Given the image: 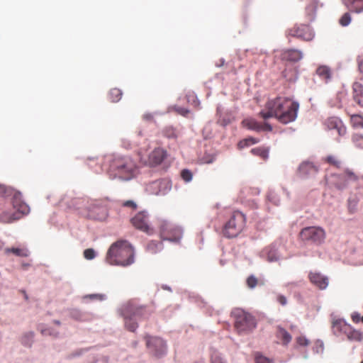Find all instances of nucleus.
<instances>
[{"label":"nucleus","instance_id":"obj_1","mask_svg":"<svg viewBox=\"0 0 363 363\" xmlns=\"http://www.w3.org/2000/svg\"><path fill=\"white\" fill-rule=\"evenodd\" d=\"M299 104L289 98L277 97L267 102L265 109L259 115L263 119L274 117L280 123L287 124L297 117Z\"/></svg>","mask_w":363,"mask_h":363},{"label":"nucleus","instance_id":"obj_2","mask_svg":"<svg viewBox=\"0 0 363 363\" xmlns=\"http://www.w3.org/2000/svg\"><path fill=\"white\" fill-rule=\"evenodd\" d=\"M106 260L111 265H130L134 262V250L126 240L117 241L109 247Z\"/></svg>","mask_w":363,"mask_h":363},{"label":"nucleus","instance_id":"obj_3","mask_svg":"<svg viewBox=\"0 0 363 363\" xmlns=\"http://www.w3.org/2000/svg\"><path fill=\"white\" fill-rule=\"evenodd\" d=\"M29 212L30 207L22 200L21 193L15 192L5 209L0 213V220L10 223L21 219Z\"/></svg>","mask_w":363,"mask_h":363},{"label":"nucleus","instance_id":"obj_4","mask_svg":"<svg viewBox=\"0 0 363 363\" xmlns=\"http://www.w3.org/2000/svg\"><path fill=\"white\" fill-rule=\"evenodd\" d=\"M109 172L115 177L130 180L136 175L137 165L130 156H116L110 163Z\"/></svg>","mask_w":363,"mask_h":363},{"label":"nucleus","instance_id":"obj_5","mask_svg":"<svg viewBox=\"0 0 363 363\" xmlns=\"http://www.w3.org/2000/svg\"><path fill=\"white\" fill-rule=\"evenodd\" d=\"M121 313L124 318L125 328L131 332H135L138 327L135 319L147 318L151 313L145 306L129 301L122 306Z\"/></svg>","mask_w":363,"mask_h":363},{"label":"nucleus","instance_id":"obj_6","mask_svg":"<svg viewBox=\"0 0 363 363\" xmlns=\"http://www.w3.org/2000/svg\"><path fill=\"white\" fill-rule=\"evenodd\" d=\"M245 216L239 211H234L228 222L224 225L223 233L227 238H235L238 235L245 227Z\"/></svg>","mask_w":363,"mask_h":363},{"label":"nucleus","instance_id":"obj_7","mask_svg":"<svg viewBox=\"0 0 363 363\" xmlns=\"http://www.w3.org/2000/svg\"><path fill=\"white\" fill-rule=\"evenodd\" d=\"M235 328L238 333H247L256 328L257 323L253 315L242 310L234 311Z\"/></svg>","mask_w":363,"mask_h":363},{"label":"nucleus","instance_id":"obj_8","mask_svg":"<svg viewBox=\"0 0 363 363\" xmlns=\"http://www.w3.org/2000/svg\"><path fill=\"white\" fill-rule=\"evenodd\" d=\"M157 225L162 239L174 242H177L181 239L182 230L179 227L161 218L157 219Z\"/></svg>","mask_w":363,"mask_h":363},{"label":"nucleus","instance_id":"obj_9","mask_svg":"<svg viewBox=\"0 0 363 363\" xmlns=\"http://www.w3.org/2000/svg\"><path fill=\"white\" fill-rule=\"evenodd\" d=\"M300 237L303 241L320 245L324 242L326 233L321 227L310 226L306 227L301 230Z\"/></svg>","mask_w":363,"mask_h":363},{"label":"nucleus","instance_id":"obj_10","mask_svg":"<svg viewBox=\"0 0 363 363\" xmlns=\"http://www.w3.org/2000/svg\"><path fill=\"white\" fill-rule=\"evenodd\" d=\"M286 35L311 41L314 38V32L308 25L297 24L286 30Z\"/></svg>","mask_w":363,"mask_h":363},{"label":"nucleus","instance_id":"obj_11","mask_svg":"<svg viewBox=\"0 0 363 363\" xmlns=\"http://www.w3.org/2000/svg\"><path fill=\"white\" fill-rule=\"evenodd\" d=\"M145 339L146 345L152 355L157 358H160L166 354L167 345L162 339L150 335H146Z\"/></svg>","mask_w":363,"mask_h":363},{"label":"nucleus","instance_id":"obj_12","mask_svg":"<svg viewBox=\"0 0 363 363\" xmlns=\"http://www.w3.org/2000/svg\"><path fill=\"white\" fill-rule=\"evenodd\" d=\"M357 176L350 170H346L340 174H333L330 179V184L339 190L347 186L350 182L356 181Z\"/></svg>","mask_w":363,"mask_h":363},{"label":"nucleus","instance_id":"obj_13","mask_svg":"<svg viewBox=\"0 0 363 363\" xmlns=\"http://www.w3.org/2000/svg\"><path fill=\"white\" fill-rule=\"evenodd\" d=\"M133 225L147 234L151 235L154 233V229L149 223L148 214L146 211L138 213L132 219Z\"/></svg>","mask_w":363,"mask_h":363},{"label":"nucleus","instance_id":"obj_14","mask_svg":"<svg viewBox=\"0 0 363 363\" xmlns=\"http://www.w3.org/2000/svg\"><path fill=\"white\" fill-rule=\"evenodd\" d=\"M167 152L162 147L155 148L148 155L147 158H140L141 162L150 167H156L162 163L167 158Z\"/></svg>","mask_w":363,"mask_h":363},{"label":"nucleus","instance_id":"obj_15","mask_svg":"<svg viewBox=\"0 0 363 363\" xmlns=\"http://www.w3.org/2000/svg\"><path fill=\"white\" fill-rule=\"evenodd\" d=\"M318 172V167L310 162H302L298 167V175L302 178H308L315 176Z\"/></svg>","mask_w":363,"mask_h":363},{"label":"nucleus","instance_id":"obj_16","mask_svg":"<svg viewBox=\"0 0 363 363\" xmlns=\"http://www.w3.org/2000/svg\"><path fill=\"white\" fill-rule=\"evenodd\" d=\"M325 126L330 129L337 130L338 135L342 136L346 133V127L343 125L342 121L337 117H330L325 121Z\"/></svg>","mask_w":363,"mask_h":363},{"label":"nucleus","instance_id":"obj_17","mask_svg":"<svg viewBox=\"0 0 363 363\" xmlns=\"http://www.w3.org/2000/svg\"><path fill=\"white\" fill-rule=\"evenodd\" d=\"M308 278L310 281L320 289H325L328 285V279L319 272H311Z\"/></svg>","mask_w":363,"mask_h":363},{"label":"nucleus","instance_id":"obj_18","mask_svg":"<svg viewBox=\"0 0 363 363\" xmlns=\"http://www.w3.org/2000/svg\"><path fill=\"white\" fill-rule=\"evenodd\" d=\"M303 55L301 51L296 49L284 50L281 54V60L296 62L301 60Z\"/></svg>","mask_w":363,"mask_h":363},{"label":"nucleus","instance_id":"obj_19","mask_svg":"<svg viewBox=\"0 0 363 363\" xmlns=\"http://www.w3.org/2000/svg\"><path fill=\"white\" fill-rule=\"evenodd\" d=\"M89 217L95 220H104L107 216V210L105 206L99 205H92L89 214Z\"/></svg>","mask_w":363,"mask_h":363},{"label":"nucleus","instance_id":"obj_20","mask_svg":"<svg viewBox=\"0 0 363 363\" xmlns=\"http://www.w3.org/2000/svg\"><path fill=\"white\" fill-rule=\"evenodd\" d=\"M350 326L342 319H335L332 322V330L334 335L339 336L345 335V331Z\"/></svg>","mask_w":363,"mask_h":363},{"label":"nucleus","instance_id":"obj_21","mask_svg":"<svg viewBox=\"0 0 363 363\" xmlns=\"http://www.w3.org/2000/svg\"><path fill=\"white\" fill-rule=\"evenodd\" d=\"M276 337L280 341V343L286 346L289 344V342L292 340L291 335L289 334L286 330H285L281 326H277L276 330Z\"/></svg>","mask_w":363,"mask_h":363},{"label":"nucleus","instance_id":"obj_22","mask_svg":"<svg viewBox=\"0 0 363 363\" xmlns=\"http://www.w3.org/2000/svg\"><path fill=\"white\" fill-rule=\"evenodd\" d=\"M343 2L352 12L361 13L363 11V0H343Z\"/></svg>","mask_w":363,"mask_h":363},{"label":"nucleus","instance_id":"obj_23","mask_svg":"<svg viewBox=\"0 0 363 363\" xmlns=\"http://www.w3.org/2000/svg\"><path fill=\"white\" fill-rule=\"evenodd\" d=\"M352 89L354 100L363 107V86L359 82H355L353 84Z\"/></svg>","mask_w":363,"mask_h":363},{"label":"nucleus","instance_id":"obj_24","mask_svg":"<svg viewBox=\"0 0 363 363\" xmlns=\"http://www.w3.org/2000/svg\"><path fill=\"white\" fill-rule=\"evenodd\" d=\"M318 6L319 2L318 0H307L306 13L308 21H311L314 19L315 11Z\"/></svg>","mask_w":363,"mask_h":363},{"label":"nucleus","instance_id":"obj_25","mask_svg":"<svg viewBox=\"0 0 363 363\" xmlns=\"http://www.w3.org/2000/svg\"><path fill=\"white\" fill-rule=\"evenodd\" d=\"M345 335L350 341L361 342L363 339V333L355 330L350 325L345 333Z\"/></svg>","mask_w":363,"mask_h":363},{"label":"nucleus","instance_id":"obj_26","mask_svg":"<svg viewBox=\"0 0 363 363\" xmlns=\"http://www.w3.org/2000/svg\"><path fill=\"white\" fill-rule=\"evenodd\" d=\"M5 253H12L17 257H26L30 255L29 250L25 247H8L5 249Z\"/></svg>","mask_w":363,"mask_h":363},{"label":"nucleus","instance_id":"obj_27","mask_svg":"<svg viewBox=\"0 0 363 363\" xmlns=\"http://www.w3.org/2000/svg\"><path fill=\"white\" fill-rule=\"evenodd\" d=\"M269 150L266 147H257L252 148L250 152L255 156L259 157L263 160H267L269 157Z\"/></svg>","mask_w":363,"mask_h":363},{"label":"nucleus","instance_id":"obj_28","mask_svg":"<svg viewBox=\"0 0 363 363\" xmlns=\"http://www.w3.org/2000/svg\"><path fill=\"white\" fill-rule=\"evenodd\" d=\"M316 74L325 82H328L331 77V70L325 65L319 66L316 69Z\"/></svg>","mask_w":363,"mask_h":363},{"label":"nucleus","instance_id":"obj_29","mask_svg":"<svg viewBox=\"0 0 363 363\" xmlns=\"http://www.w3.org/2000/svg\"><path fill=\"white\" fill-rule=\"evenodd\" d=\"M242 124L247 128L248 129L261 131L262 129V123L257 122L256 120L253 118H247L242 121Z\"/></svg>","mask_w":363,"mask_h":363},{"label":"nucleus","instance_id":"obj_30","mask_svg":"<svg viewBox=\"0 0 363 363\" xmlns=\"http://www.w3.org/2000/svg\"><path fill=\"white\" fill-rule=\"evenodd\" d=\"M162 247L163 246L162 242L152 240L147 243L146 250L150 253L155 254L157 252L161 251Z\"/></svg>","mask_w":363,"mask_h":363},{"label":"nucleus","instance_id":"obj_31","mask_svg":"<svg viewBox=\"0 0 363 363\" xmlns=\"http://www.w3.org/2000/svg\"><path fill=\"white\" fill-rule=\"evenodd\" d=\"M323 161L336 168H340L342 164L341 160L336 155H328L323 158Z\"/></svg>","mask_w":363,"mask_h":363},{"label":"nucleus","instance_id":"obj_32","mask_svg":"<svg viewBox=\"0 0 363 363\" xmlns=\"http://www.w3.org/2000/svg\"><path fill=\"white\" fill-rule=\"evenodd\" d=\"M259 142V139L253 138V137H249V138H245V139L240 140L238 144V147L239 149H243L246 147L258 143Z\"/></svg>","mask_w":363,"mask_h":363},{"label":"nucleus","instance_id":"obj_33","mask_svg":"<svg viewBox=\"0 0 363 363\" xmlns=\"http://www.w3.org/2000/svg\"><path fill=\"white\" fill-rule=\"evenodd\" d=\"M350 122L353 128H363V116L359 114L352 115L350 117Z\"/></svg>","mask_w":363,"mask_h":363},{"label":"nucleus","instance_id":"obj_34","mask_svg":"<svg viewBox=\"0 0 363 363\" xmlns=\"http://www.w3.org/2000/svg\"><path fill=\"white\" fill-rule=\"evenodd\" d=\"M122 96V91L117 88L111 89L108 94V97L111 101L118 102L121 100Z\"/></svg>","mask_w":363,"mask_h":363},{"label":"nucleus","instance_id":"obj_35","mask_svg":"<svg viewBox=\"0 0 363 363\" xmlns=\"http://www.w3.org/2000/svg\"><path fill=\"white\" fill-rule=\"evenodd\" d=\"M163 135L168 138H177L178 133L173 127L168 126L163 130Z\"/></svg>","mask_w":363,"mask_h":363},{"label":"nucleus","instance_id":"obj_36","mask_svg":"<svg viewBox=\"0 0 363 363\" xmlns=\"http://www.w3.org/2000/svg\"><path fill=\"white\" fill-rule=\"evenodd\" d=\"M267 260L269 262H277L279 260V256L277 253V250L274 248H271L267 252Z\"/></svg>","mask_w":363,"mask_h":363},{"label":"nucleus","instance_id":"obj_37","mask_svg":"<svg viewBox=\"0 0 363 363\" xmlns=\"http://www.w3.org/2000/svg\"><path fill=\"white\" fill-rule=\"evenodd\" d=\"M33 337L34 333L33 332L27 333L22 337L21 342L26 346H30Z\"/></svg>","mask_w":363,"mask_h":363},{"label":"nucleus","instance_id":"obj_38","mask_svg":"<svg viewBox=\"0 0 363 363\" xmlns=\"http://www.w3.org/2000/svg\"><path fill=\"white\" fill-rule=\"evenodd\" d=\"M351 15L349 12L345 13L339 20V23L342 26H347L351 22Z\"/></svg>","mask_w":363,"mask_h":363},{"label":"nucleus","instance_id":"obj_39","mask_svg":"<svg viewBox=\"0 0 363 363\" xmlns=\"http://www.w3.org/2000/svg\"><path fill=\"white\" fill-rule=\"evenodd\" d=\"M352 142L356 147L363 149V135L359 134L353 135Z\"/></svg>","mask_w":363,"mask_h":363},{"label":"nucleus","instance_id":"obj_40","mask_svg":"<svg viewBox=\"0 0 363 363\" xmlns=\"http://www.w3.org/2000/svg\"><path fill=\"white\" fill-rule=\"evenodd\" d=\"M247 286L250 289H254L259 284V281L254 275H250L246 280Z\"/></svg>","mask_w":363,"mask_h":363},{"label":"nucleus","instance_id":"obj_41","mask_svg":"<svg viewBox=\"0 0 363 363\" xmlns=\"http://www.w3.org/2000/svg\"><path fill=\"white\" fill-rule=\"evenodd\" d=\"M357 203L356 199H348V211L350 213H354L357 211Z\"/></svg>","mask_w":363,"mask_h":363},{"label":"nucleus","instance_id":"obj_42","mask_svg":"<svg viewBox=\"0 0 363 363\" xmlns=\"http://www.w3.org/2000/svg\"><path fill=\"white\" fill-rule=\"evenodd\" d=\"M296 343L298 346L306 347L310 344V341L305 336H298L296 338Z\"/></svg>","mask_w":363,"mask_h":363},{"label":"nucleus","instance_id":"obj_43","mask_svg":"<svg viewBox=\"0 0 363 363\" xmlns=\"http://www.w3.org/2000/svg\"><path fill=\"white\" fill-rule=\"evenodd\" d=\"M192 173L188 169H183L181 172L182 178L186 182L192 179Z\"/></svg>","mask_w":363,"mask_h":363},{"label":"nucleus","instance_id":"obj_44","mask_svg":"<svg viewBox=\"0 0 363 363\" xmlns=\"http://www.w3.org/2000/svg\"><path fill=\"white\" fill-rule=\"evenodd\" d=\"M84 256L86 259H92L95 257L96 254L93 249L89 248L84 251Z\"/></svg>","mask_w":363,"mask_h":363},{"label":"nucleus","instance_id":"obj_45","mask_svg":"<svg viewBox=\"0 0 363 363\" xmlns=\"http://www.w3.org/2000/svg\"><path fill=\"white\" fill-rule=\"evenodd\" d=\"M122 206L131 208L133 210H135L137 208V204L135 201L132 200H128L123 201L121 203Z\"/></svg>","mask_w":363,"mask_h":363},{"label":"nucleus","instance_id":"obj_46","mask_svg":"<svg viewBox=\"0 0 363 363\" xmlns=\"http://www.w3.org/2000/svg\"><path fill=\"white\" fill-rule=\"evenodd\" d=\"M255 363H273V362L262 355H257L255 357Z\"/></svg>","mask_w":363,"mask_h":363},{"label":"nucleus","instance_id":"obj_47","mask_svg":"<svg viewBox=\"0 0 363 363\" xmlns=\"http://www.w3.org/2000/svg\"><path fill=\"white\" fill-rule=\"evenodd\" d=\"M211 363H226L218 354H213L211 357Z\"/></svg>","mask_w":363,"mask_h":363},{"label":"nucleus","instance_id":"obj_48","mask_svg":"<svg viewBox=\"0 0 363 363\" xmlns=\"http://www.w3.org/2000/svg\"><path fill=\"white\" fill-rule=\"evenodd\" d=\"M86 297L89 298L91 300L96 299V300L102 301V300L105 299V295L99 294H90V295H88Z\"/></svg>","mask_w":363,"mask_h":363},{"label":"nucleus","instance_id":"obj_49","mask_svg":"<svg viewBox=\"0 0 363 363\" xmlns=\"http://www.w3.org/2000/svg\"><path fill=\"white\" fill-rule=\"evenodd\" d=\"M277 301L282 306H285L287 303L286 298L281 294L277 296Z\"/></svg>","mask_w":363,"mask_h":363},{"label":"nucleus","instance_id":"obj_50","mask_svg":"<svg viewBox=\"0 0 363 363\" xmlns=\"http://www.w3.org/2000/svg\"><path fill=\"white\" fill-rule=\"evenodd\" d=\"M261 130H264V131H272V127L270 124L267 123H262V129Z\"/></svg>","mask_w":363,"mask_h":363},{"label":"nucleus","instance_id":"obj_51","mask_svg":"<svg viewBox=\"0 0 363 363\" xmlns=\"http://www.w3.org/2000/svg\"><path fill=\"white\" fill-rule=\"evenodd\" d=\"M8 191H9V189L5 186L0 184V196H1L7 194Z\"/></svg>","mask_w":363,"mask_h":363},{"label":"nucleus","instance_id":"obj_52","mask_svg":"<svg viewBox=\"0 0 363 363\" xmlns=\"http://www.w3.org/2000/svg\"><path fill=\"white\" fill-rule=\"evenodd\" d=\"M362 317L358 313H354L352 315V320L354 323H359L361 320Z\"/></svg>","mask_w":363,"mask_h":363},{"label":"nucleus","instance_id":"obj_53","mask_svg":"<svg viewBox=\"0 0 363 363\" xmlns=\"http://www.w3.org/2000/svg\"><path fill=\"white\" fill-rule=\"evenodd\" d=\"M177 111L181 113L183 116H186L187 113H189V111L184 108H179L177 109Z\"/></svg>","mask_w":363,"mask_h":363},{"label":"nucleus","instance_id":"obj_54","mask_svg":"<svg viewBox=\"0 0 363 363\" xmlns=\"http://www.w3.org/2000/svg\"><path fill=\"white\" fill-rule=\"evenodd\" d=\"M359 69L361 72H363V60L359 62Z\"/></svg>","mask_w":363,"mask_h":363},{"label":"nucleus","instance_id":"obj_55","mask_svg":"<svg viewBox=\"0 0 363 363\" xmlns=\"http://www.w3.org/2000/svg\"><path fill=\"white\" fill-rule=\"evenodd\" d=\"M21 292L23 294V296H24L25 299H26V301H27V300H28V295H27V294H26V291H24V290H21Z\"/></svg>","mask_w":363,"mask_h":363},{"label":"nucleus","instance_id":"obj_56","mask_svg":"<svg viewBox=\"0 0 363 363\" xmlns=\"http://www.w3.org/2000/svg\"><path fill=\"white\" fill-rule=\"evenodd\" d=\"M162 184H163L162 182H155L153 183L154 185L157 186H159L160 185H161Z\"/></svg>","mask_w":363,"mask_h":363},{"label":"nucleus","instance_id":"obj_57","mask_svg":"<svg viewBox=\"0 0 363 363\" xmlns=\"http://www.w3.org/2000/svg\"><path fill=\"white\" fill-rule=\"evenodd\" d=\"M30 266L29 264H22V267L23 269H27V267H28Z\"/></svg>","mask_w":363,"mask_h":363},{"label":"nucleus","instance_id":"obj_58","mask_svg":"<svg viewBox=\"0 0 363 363\" xmlns=\"http://www.w3.org/2000/svg\"><path fill=\"white\" fill-rule=\"evenodd\" d=\"M4 243L0 240V250L2 249Z\"/></svg>","mask_w":363,"mask_h":363},{"label":"nucleus","instance_id":"obj_59","mask_svg":"<svg viewBox=\"0 0 363 363\" xmlns=\"http://www.w3.org/2000/svg\"><path fill=\"white\" fill-rule=\"evenodd\" d=\"M54 323L57 325H60V322L59 320H55Z\"/></svg>","mask_w":363,"mask_h":363},{"label":"nucleus","instance_id":"obj_60","mask_svg":"<svg viewBox=\"0 0 363 363\" xmlns=\"http://www.w3.org/2000/svg\"><path fill=\"white\" fill-rule=\"evenodd\" d=\"M42 333H43V334H47V331H46V330H43V331H42Z\"/></svg>","mask_w":363,"mask_h":363},{"label":"nucleus","instance_id":"obj_61","mask_svg":"<svg viewBox=\"0 0 363 363\" xmlns=\"http://www.w3.org/2000/svg\"><path fill=\"white\" fill-rule=\"evenodd\" d=\"M361 320H362V323H363V316L362 317Z\"/></svg>","mask_w":363,"mask_h":363},{"label":"nucleus","instance_id":"obj_62","mask_svg":"<svg viewBox=\"0 0 363 363\" xmlns=\"http://www.w3.org/2000/svg\"><path fill=\"white\" fill-rule=\"evenodd\" d=\"M361 363H363V360L361 362Z\"/></svg>","mask_w":363,"mask_h":363}]
</instances>
